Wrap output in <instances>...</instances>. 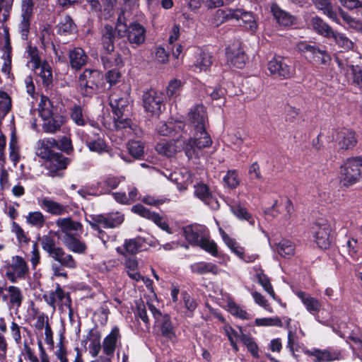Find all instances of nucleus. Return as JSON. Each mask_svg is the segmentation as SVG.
Masks as SVG:
<instances>
[{
	"mask_svg": "<svg viewBox=\"0 0 362 362\" xmlns=\"http://www.w3.org/2000/svg\"><path fill=\"white\" fill-rule=\"evenodd\" d=\"M189 122L194 131L193 137L187 140H184V137H177L171 141L162 140L156 144V151L160 155L172 157L183 150L186 156L191 159L198 155V150L211 146L212 140L206 132L208 119L203 105H197L190 110Z\"/></svg>",
	"mask_w": 362,
	"mask_h": 362,
	"instance_id": "1",
	"label": "nucleus"
},
{
	"mask_svg": "<svg viewBox=\"0 0 362 362\" xmlns=\"http://www.w3.org/2000/svg\"><path fill=\"white\" fill-rule=\"evenodd\" d=\"M40 241L42 250L48 257L59 263H53L51 266L53 275L67 278L68 274L64 267L74 269L77 267V262L73 256L58 246L56 240L51 236L43 235Z\"/></svg>",
	"mask_w": 362,
	"mask_h": 362,
	"instance_id": "2",
	"label": "nucleus"
},
{
	"mask_svg": "<svg viewBox=\"0 0 362 362\" xmlns=\"http://www.w3.org/2000/svg\"><path fill=\"white\" fill-rule=\"evenodd\" d=\"M183 234L189 244L200 247L214 257L219 256L217 245L210 239L209 229L205 226L200 224L187 226L183 229Z\"/></svg>",
	"mask_w": 362,
	"mask_h": 362,
	"instance_id": "3",
	"label": "nucleus"
},
{
	"mask_svg": "<svg viewBox=\"0 0 362 362\" xmlns=\"http://www.w3.org/2000/svg\"><path fill=\"white\" fill-rule=\"evenodd\" d=\"M129 104L128 97L126 94L119 95L113 93L110 96V105L116 117L114 118L116 129H128L127 133L133 134L136 137H141L142 130L131 120L122 118Z\"/></svg>",
	"mask_w": 362,
	"mask_h": 362,
	"instance_id": "4",
	"label": "nucleus"
},
{
	"mask_svg": "<svg viewBox=\"0 0 362 362\" xmlns=\"http://www.w3.org/2000/svg\"><path fill=\"white\" fill-rule=\"evenodd\" d=\"M77 135L85 142L87 148L90 152L102 155L108 153L110 146L105 139L103 134L101 132L98 124L91 129L86 130L78 129Z\"/></svg>",
	"mask_w": 362,
	"mask_h": 362,
	"instance_id": "5",
	"label": "nucleus"
},
{
	"mask_svg": "<svg viewBox=\"0 0 362 362\" xmlns=\"http://www.w3.org/2000/svg\"><path fill=\"white\" fill-rule=\"evenodd\" d=\"M216 16L218 20L221 21V23H223L230 20H241L242 26L245 27V29L252 33L257 30L258 27L257 23L253 13L252 12L246 11L243 9H219L216 11Z\"/></svg>",
	"mask_w": 362,
	"mask_h": 362,
	"instance_id": "6",
	"label": "nucleus"
},
{
	"mask_svg": "<svg viewBox=\"0 0 362 362\" xmlns=\"http://www.w3.org/2000/svg\"><path fill=\"white\" fill-rule=\"evenodd\" d=\"M362 179V157L347 158L340 168V181L345 187L355 185Z\"/></svg>",
	"mask_w": 362,
	"mask_h": 362,
	"instance_id": "7",
	"label": "nucleus"
},
{
	"mask_svg": "<svg viewBox=\"0 0 362 362\" xmlns=\"http://www.w3.org/2000/svg\"><path fill=\"white\" fill-rule=\"evenodd\" d=\"M30 276L29 266L21 256H13L5 265V278L12 284L26 280Z\"/></svg>",
	"mask_w": 362,
	"mask_h": 362,
	"instance_id": "8",
	"label": "nucleus"
},
{
	"mask_svg": "<svg viewBox=\"0 0 362 362\" xmlns=\"http://www.w3.org/2000/svg\"><path fill=\"white\" fill-rule=\"evenodd\" d=\"M86 221L91 228L97 230L100 235H103L104 231L101 228H114L118 227L124 221L123 214L115 212L103 214H93L86 218Z\"/></svg>",
	"mask_w": 362,
	"mask_h": 362,
	"instance_id": "9",
	"label": "nucleus"
},
{
	"mask_svg": "<svg viewBox=\"0 0 362 362\" xmlns=\"http://www.w3.org/2000/svg\"><path fill=\"white\" fill-rule=\"evenodd\" d=\"M102 75L95 69H85L78 77V87L81 94L90 96L101 89Z\"/></svg>",
	"mask_w": 362,
	"mask_h": 362,
	"instance_id": "10",
	"label": "nucleus"
},
{
	"mask_svg": "<svg viewBox=\"0 0 362 362\" xmlns=\"http://www.w3.org/2000/svg\"><path fill=\"white\" fill-rule=\"evenodd\" d=\"M311 233L314 241L321 249L329 247L331 240L330 233L332 231L331 221L325 217H319L313 223L311 227Z\"/></svg>",
	"mask_w": 362,
	"mask_h": 362,
	"instance_id": "11",
	"label": "nucleus"
},
{
	"mask_svg": "<svg viewBox=\"0 0 362 362\" xmlns=\"http://www.w3.org/2000/svg\"><path fill=\"white\" fill-rule=\"evenodd\" d=\"M268 70L271 75L280 79L291 78L295 74V69L288 65L281 57H274L268 62Z\"/></svg>",
	"mask_w": 362,
	"mask_h": 362,
	"instance_id": "12",
	"label": "nucleus"
},
{
	"mask_svg": "<svg viewBox=\"0 0 362 362\" xmlns=\"http://www.w3.org/2000/svg\"><path fill=\"white\" fill-rule=\"evenodd\" d=\"M142 100L146 112L151 113V115H158L161 112L163 103V96L161 93L150 89L143 94Z\"/></svg>",
	"mask_w": 362,
	"mask_h": 362,
	"instance_id": "13",
	"label": "nucleus"
},
{
	"mask_svg": "<svg viewBox=\"0 0 362 362\" xmlns=\"http://www.w3.org/2000/svg\"><path fill=\"white\" fill-rule=\"evenodd\" d=\"M185 123L180 120L161 121L156 126V132L160 136L185 137L187 132L185 130Z\"/></svg>",
	"mask_w": 362,
	"mask_h": 362,
	"instance_id": "14",
	"label": "nucleus"
},
{
	"mask_svg": "<svg viewBox=\"0 0 362 362\" xmlns=\"http://www.w3.org/2000/svg\"><path fill=\"white\" fill-rule=\"evenodd\" d=\"M148 308L155 319L156 324L160 327L162 334L167 338L172 339L175 336V333L170 316L168 315H162V313L151 303H148Z\"/></svg>",
	"mask_w": 362,
	"mask_h": 362,
	"instance_id": "15",
	"label": "nucleus"
},
{
	"mask_svg": "<svg viewBox=\"0 0 362 362\" xmlns=\"http://www.w3.org/2000/svg\"><path fill=\"white\" fill-rule=\"evenodd\" d=\"M194 195L197 199L209 206L213 210H218L220 207L217 198L213 194L209 186L202 182H197L194 185Z\"/></svg>",
	"mask_w": 362,
	"mask_h": 362,
	"instance_id": "16",
	"label": "nucleus"
},
{
	"mask_svg": "<svg viewBox=\"0 0 362 362\" xmlns=\"http://www.w3.org/2000/svg\"><path fill=\"white\" fill-rule=\"evenodd\" d=\"M45 301L54 311L57 305L71 307V300L69 293H65L59 284H57L54 291H50L43 295Z\"/></svg>",
	"mask_w": 362,
	"mask_h": 362,
	"instance_id": "17",
	"label": "nucleus"
},
{
	"mask_svg": "<svg viewBox=\"0 0 362 362\" xmlns=\"http://www.w3.org/2000/svg\"><path fill=\"white\" fill-rule=\"evenodd\" d=\"M37 204L45 212L52 216H63L69 213V206L57 202L49 197L37 199Z\"/></svg>",
	"mask_w": 362,
	"mask_h": 362,
	"instance_id": "18",
	"label": "nucleus"
},
{
	"mask_svg": "<svg viewBox=\"0 0 362 362\" xmlns=\"http://www.w3.org/2000/svg\"><path fill=\"white\" fill-rule=\"evenodd\" d=\"M227 62L234 67L242 69L246 61L245 54L238 42H234L226 49Z\"/></svg>",
	"mask_w": 362,
	"mask_h": 362,
	"instance_id": "19",
	"label": "nucleus"
},
{
	"mask_svg": "<svg viewBox=\"0 0 362 362\" xmlns=\"http://www.w3.org/2000/svg\"><path fill=\"white\" fill-rule=\"evenodd\" d=\"M335 141L342 150L353 148L357 144L356 132L350 129H341L337 132Z\"/></svg>",
	"mask_w": 362,
	"mask_h": 362,
	"instance_id": "20",
	"label": "nucleus"
},
{
	"mask_svg": "<svg viewBox=\"0 0 362 362\" xmlns=\"http://www.w3.org/2000/svg\"><path fill=\"white\" fill-rule=\"evenodd\" d=\"M122 336L118 327H114L103 339L102 349L103 353L108 357L113 356L118 344H120Z\"/></svg>",
	"mask_w": 362,
	"mask_h": 362,
	"instance_id": "21",
	"label": "nucleus"
},
{
	"mask_svg": "<svg viewBox=\"0 0 362 362\" xmlns=\"http://www.w3.org/2000/svg\"><path fill=\"white\" fill-rule=\"evenodd\" d=\"M70 163V159L64 157L60 153H55L50 158L46 159L45 168L48 170V174L50 176H55L57 175L59 170H64Z\"/></svg>",
	"mask_w": 362,
	"mask_h": 362,
	"instance_id": "22",
	"label": "nucleus"
},
{
	"mask_svg": "<svg viewBox=\"0 0 362 362\" xmlns=\"http://www.w3.org/2000/svg\"><path fill=\"white\" fill-rule=\"evenodd\" d=\"M295 294L301 300L307 311L314 315L315 319L319 321L317 314L322 307L320 301L309 293L302 291H297L295 292Z\"/></svg>",
	"mask_w": 362,
	"mask_h": 362,
	"instance_id": "23",
	"label": "nucleus"
},
{
	"mask_svg": "<svg viewBox=\"0 0 362 362\" xmlns=\"http://www.w3.org/2000/svg\"><path fill=\"white\" fill-rule=\"evenodd\" d=\"M146 30L137 22H133L128 26L127 40L130 44L141 45L145 42Z\"/></svg>",
	"mask_w": 362,
	"mask_h": 362,
	"instance_id": "24",
	"label": "nucleus"
},
{
	"mask_svg": "<svg viewBox=\"0 0 362 362\" xmlns=\"http://www.w3.org/2000/svg\"><path fill=\"white\" fill-rule=\"evenodd\" d=\"M57 147H59V143L56 139L45 138L39 141L36 154L46 160L56 153L53 152V149H57Z\"/></svg>",
	"mask_w": 362,
	"mask_h": 362,
	"instance_id": "25",
	"label": "nucleus"
},
{
	"mask_svg": "<svg viewBox=\"0 0 362 362\" xmlns=\"http://www.w3.org/2000/svg\"><path fill=\"white\" fill-rule=\"evenodd\" d=\"M70 117L78 126H86L88 124L90 128L97 126L98 123L90 119L83 111L82 107L74 105L70 109Z\"/></svg>",
	"mask_w": 362,
	"mask_h": 362,
	"instance_id": "26",
	"label": "nucleus"
},
{
	"mask_svg": "<svg viewBox=\"0 0 362 362\" xmlns=\"http://www.w3.org/2000/svg\"><path fill=\"white\" fill-rule=\"evenodd\" d=\"M69 63L71 69L78 71L85 66L88 57L81 47H74L69 54Z\"/></svg>",
	"mask_w": 362,
	"mask_h": 362,
	"instance_id": "27",
	"label": "nucleus"
},
{
	"mask_svg": "<svg viewBox=\"0 0 362 362\" xmlns=\"http://www.w3.org/2000/svg\"><path fill=\"white\" fill-rule=\"evenodd\" d=\"M190 268L193 273L199 275L206 274L217 275L222 271L216 264L206 262H195L191 264Z\"/></svg>",
	"mask_w": 362,
	"mask_h": 362,
	"instance_id": "28",
	"label": "nucleus"
},
{
	"mask_svg": "<svg viewBox=\"0 0 362 362\" xmlns=\"http://www.w3.org/2000/svg\"><path fill=\"white\" fill-rule=\"evenodd\" d=\"M253 271L255 272V276L258 280L259 284L262 286L264 290L275 300L279 299L276 296L273 286L270 283L268 276L264 274L263 269L260 266L256 265L253 267Z\"/></svg>",
	"mask_w": 362,
	"mask_h": 362,
	"instance_id": "29",
	"label": "nucleus"
},
{
	"mask_svg": "<svg viewBox=\"0 0 362 362\" xmlns=\"http://www.w3.org/2000/svg\"><path fill=\"white\" fill-rule=\"evenodd\" d=\"M56 226L60 229L61 232L66 235H71L73 231H78L82 229V225L80 222L74 221L71 218H59L56 221Z\"/></svg>",
	"mask_w": 362,
	"mask_h": 362,
	"instance_id": "30",
	"label": "nucleus"
},
{
	"mask_svg": "<svg viewBox=\"0 0 362 362\" xmlns=\"http://www.w3.org/2000/svg\"><path fill=\"white\" fill-rule=\"evenodd\" d=\"M6 291H8L9 309L18 310L24 300L22 290L16 286H8Z\"/></svg>",
	"mask_w": 362,
	"mask_h": 362,
	"instance_id": "31",
	"label": "nucleus"
},
{
	"mask_svg": "<svg viewBox=\"0 0 362 362\" xmlns=\"http://www.w3.org/2000/svg\"><path fill=\"white\" fill-rule=\"evenodd\" d=\"M310 25L317 34L327 39H330V35H333L332 28L318 16L312 17Z\"/></svg>",
	"mask_w": 362,
	"mask_h": 362,
	"instance_id": "32",
	"label": "nucleus"
},
{
	"mask_svg": "<svg viewBox=\"0 0 362 362\" xmlns=\"http://www.w3.org/2000/svg\"><path fill=\"white\" fill-rule=\"evenodd\" d=\"M124 180V177L122 176L107 175L98 185L101 193L107 194L116 189Z\"/></svg>",
	"mask_w": 362,
	"mask_h": 362,
	"instance_id": "33",
	"label": "nucleus"
},
{
	"mask_svg": "<svg viewBox=\"0 0 362 362\" xmlns=\"http://www.w3.org/2000/svg\"><path fill=\"white\" fill-rule=\"evenodd\" d=\"M272 13L276 22L281 26H290L293 23L294 18L288 12L283 11L276 4L271 6Z\"/></svg>",
	"mask_w": 362,
	"mask_h": 362,
	"instance_id": "34",
	"label": "nucleus"
},
{
	"mask_svg": "<svg viewBox=\"0 0 362 362\" xmlns=\"http://www.w3.org/2000/svg\"><path fill=\"white\" fill-rule=\"evenodd\" d=\"M115 31L112 25H106L102 31V44L107 52H112L115 49Z\"/></svg>",
	"mask_w": 362,
	"mask_h": 362,
	"instance_id": "35",
	"label": "nucleus"
},
{
	"mask_svg": "<svg viewBox=\"0 0 362 362\" xmlns=\"http://www.w3.org/2000/svg\"><path fill=\"white\" fill-rule=\"evenodd\" d=\"M87 339L90 341L89 344V353L93 357L98 356L101 349L102 344L100 342L101 335L97 330H90Z\"/></svg>",
	"mask_w": 362,
	"mask_h": 362,
	"instance_id": "36",
	"label": "nucleus"
},
{
	"mask_svg": "<svg viewBox=\"0 0 362 362\" xmlns=\"http://www.w3.org/2000/svg\"><path fill=\"white\" fill-rule=\"evenodd\" d=\"M33 9L22 8V19L18 25L19 33L23 40H26L30 30V18L33 15Z\"/></svg>",
	"mask_w": 362,
	"mask_h": 362,
	"instance_id": "37",
	"label": "nucleus"
},
{
	"mask_svg": "<svg viewBox=\"0 0 362 362\" xmlns=\"http://www.w3.org/2000/svg\"><path fill=\"white\" fill-rule=\"evenodd\" d=\"M41 81L42 85L48 87L52 83V72L49 64L47 62H43L35 71Z\"/></svg>",
	"mask_w": 362,
	"mask_h": 362,
	"instance_id": "38",
	"label": "nucleus"
},
{
	"mask_svg": "<svg viewBox=\"0 0 362 362\" xmlns=\"http://www.w3.org/2000/svg\"><path fill=\"white\" fill-rule=\"evenodd\" d=\"M314 4L318 10L322 11L325 15L327 16L334 22L341 25L336 11L333 10L332 6L328 0H315Z\"/></svg>",
	"mask_w": 362,
	"mask_h": 362,
	"instance_id": "39",
	"label": "nucleus"
},
{
	"mask_svg": "<svg viewBox=\"0 0 362 362\" xmlns=\"http://www.w3.org/2000/svg\"><path fill=\"white\" fill-rule=\"evenodd\" d=\"M101 62L105 69H117L123 65L122 57L118 53L107 52L101 57Z\"/></svg>",
	"mask_w": 362,
	"mask_h": 362,
	"instance_id": "40",
	"label": "nucleus"
},
{
	"mask_svg": "<svg viewBox=\"0 0 362 362\" xmlns=\"http://www.w3.org/2000/svg\"><path fill=\"white\" fill-rule=\"evenodd\" d=\"M64 244L68 250L76 253L82 254L86 250V244L72 235L65 237Z\"/></svg>",
	"mask_w": 362,
	"mask_h": 362,
	"instance_id": "41",
	"label": "nucleus"
},
{
	"mask_svg": "<svg viewBox=\"0 0 362 362\" xmlns=\"http://www.w3.org/2000/svg\"><path fill=\"white\" fill-rule=\"evenodd\" d=\"M211 55L209 52H200L196 63L193 65L195 72L206 71L212 64Z\"/></svg>",
	"mask_w": 362,
	"mask_h": 362,
	"instance_id": "42",
	"label": "nucleus"
},
{
	"mask_svg": "<svg viewBox=\"0 0 362 362\" xmlns=\"http://www.w3.org/2000/svg\"><path fill=\"white\" fill-rule=\"evenodd\" d=\"M26 53L28 54V62L27 65L30 67L33 71H37V68L40 65L42 64L43 62L41 61V59L39 55V52L37 47H32L29 45L28 47Z\"/></svg>",
	"mask_w": 362,
	"mask_h": 362,
	"instance_id": "43",
	"label": "nucleus"
},
{
	"mask_svg": "<svg viewBox=\"0 0 362 362\" xmlns=\"http://www.w3.org/2000/svg\"><path fill=\"white\" fill-rule=\"evenodd\" d=\"M306 354L315 357L316 362H329L337 358L335 354L328 350L315 349L306 351Z\"/></svg>",
	"mask_w": 362,
	"mask_h": 362,
	"instance_id": "44",
	"label": "nucleus"
},
{
	"mask_svg": "<svg viewBox=\"0 0 362 362\" xmlns=\"http://www.w3.org/2000/svg\"><path fill=\"white\" fill-rule=\"evenodd\" d=\"M26 223L35 228H41L44 226L46 219L44 214L39 211H30L25 216Z\"/></svg>",
	"mask_w": 362,
	"mask_h": 362,
	"instance_id": "45",
	"label": "nucleus"
},
{
	"mask_svg": "<svg viewBox=\"0 0 362 362\" xmlns=\"http://www.w3.org/2000/svg\"><path fill=\"white\" fill-rule=\"evenodd\" d=\"M232 213L240 220H245L250 225L255 224V218L247 211V209L240 204H234L230 206Z\"/></svg>",
	"mask_w": 362,
	"mask_h": 362,
	"instance_id": "46",
	"label": "nucleus"
},
{
	"mask_svg": "<svg viewBox=\"0 0 362 362\" xmlns=\"http://www.w3.org/2000/svg\"><path fill=\"white\" fill-rule=\"evenodd\" d=\"M223 240L230 250L239 258L243 255L244 248L241 247L235 239L231 238L223 229H219Z\"/></svg>",
	"mask_w": 362,
	"mask_h": 362,
	"instance_id": "47",
	"label": "nucleus"
},
{
	"mask_svg": "<svg viewBox=\"0 0 362 362\" xmlns=\"http://www.w3.org/2000/svg\"><path fill=\"white\" fill-rule=\"evenodd\" d=\"M63 124V118L60 115H54L43 122L42 128L45 132L54 133L60 129Z\"/></svg>",
	"mask_w": 362,
	"mask_h": 362,
	"instance_id": "48",
	"label": "nucleus"
},
{
	"mask_svg": "<svg viewBox=\"0 0 362 362\" xmlns=\"http://www.w3.org/2000/svg\"><path fill=\"white\" fill-rule=\"evenodd\" d=\"M330 38L334 40L336 45H337L338 47L344 50H350L354 47L353 42L348 37H346L345 34L334 30L333 35H330Z\"/></svg>",
	"mask_w": 362,
	"mask_h": 362,
	"instance_id": "49",
	"label": "nucleus"
},
{
	"mask_svg": "<svg viewBox=\"0 0 362 362\" xmlns=\"http://www.w3.org/2000/svg\"><path fill=\"white\" fill-rule=\"evenodd\" d=\"M277 252L281 256L290 258L295 253V245L291 240H283L277 245Z\"/></svg>",
	"mask_w": 362,
	"mask_h": 362,
	"instance_id": "50",
	"label": "nucleus"
},
{
	"mask_svg": "<svg viewBox=\"0 0 362 362\" xmlns=\"http://www.w3.org/2000/svg\"><path fill=\"white\" fill-rule=\"evenodd\" d=\"M51 107L52 104L49 98L42 96L39 105V113L44 122L45 119H48V118H51L54 116Z\"/></svg>",
	"mask_w": 362,
	"mask_h": 362,
	"instance_id": "51",
	"label": "nucleus"
},
{
	"mask_svg": "<svg viewBox=\"0 0 362 362\" xmlns=\"http://www.w3.org/2000/svg\"><path fill=\"white\" fill-rule=\"evenodd\" d=\"M127 21V12L122 9L118 16L115 30L119 37L127 36L128 33V26L126 23Z\"/></svg>",
	"mask_w": 362,
	"mask_h": 362,
	"instance_id": "52",
	"label": "nucleus"
},
{
	"mask_svg": "<svg viewBox=\"0 0 362 362\" xmlns=\"http://www.w3.org/2000/svg\"><path fill=\"white\" fill-rule=\"evenodd\" d=\"M11 232L15 234L18 242L21 245H28L30 241L28 235L24 231L21 226L15 221H13L11 223Z\"/></svg>",
	"mask_w": 362,
	"mask_h": 362,
	"instance_id": "53",
	"label": "nucleus"
},
{
	"mask_svg": "<svg viewBox=\"0 0 362 362\" xmlns=\"http://www.w3.org/2000/svg\"><path fill=\"white\" fill-rule=\"evenodd\" d=\"M240 340L254 358H258L259 357L258 346L252 337L241 332Z\"/></svg>",
	"mask_w": 362,
	"mask_h": 362,
	"instance_id": "54",
	"label": "nucleus"
},
{
	"mask_svg": "<svg viewBox=\"0 0 362 362\" xmlns=\"http://www.w3.org/2000/svg\"><path fill=\"white\" fill-rule=\"evenodd\" d=\"M129 153L136 159H140L144 153V144L140 141H129L128 143Z\"/></svg>",
	"mask_w": 362,
	"mask_h": 362,
	"instance_id": "55",
	"label": "nucleus"
},
{
	"mask_svg": "<svg viewBox=\"0 0 362 362\" xmlns=\"http://www.w3.org/2000/svg\"><path fill=\"white\" fill-rule=\"evenodd\" d=\"M228 309L230 313L240 319L248 320L250 319V315L243 308L230 301L228 303Z\"/></svg>",
	"mask_w": 362,
	"mask_h": 362,
	"instance_id": "56",
	"label": "nucleus"
},
{
	"mask_svg": "<svg viewBox=\"0 0 362 362\" xmlns=\"http://www.w3.org/2000/svg\"><path fill=\"white\" fill-rule=\"evenodd\" d=\"M2 58L4 64L1 67V71L7 76H9L11 70V48L10 46L5 47Z\"/></svg>",
	"mask_w": 362,
	"mask_h": 362,
	"instance_id": "57",
	"label": "nucleus"
},
{
	"mask_svg": "<svg viewBox=\"0 0 362 362\" xmlns=\"http://www.w3.org/2000/svg\"><path fill=\"white\" fill-rule=\"evenodd\" d=\"M182 88V82L180 80L174 79L170 81L167 87V95L170 98H175L177 97Z\"/></svg>",
	"mask_w": 362,
	"mask_h": 362,
	"instance_id": "58",
	"label": "nucleus"
},
{
	"mask_svg": "<svg viewBox=\"0 0 362 362\" xmlns=\"http://www.w3.org/2000/svg\"><path fill=\"white\" fill-rule=\"evenodd\" d=\"M223 182L230 189L236 188L240 183L238 173L234 170H228L223 177Z\"/></svg>",
	"mask_w": 362,
	"mask_h": 362,
	"instance_id": "59",
	"label": "nucleus"
},
{
	"mask_svg": "<svg viewBox=\"0 0 362 362\" xmlns=\"http://www.w3.org/2000/svg\"><path fill=\"white\" fill-rule=\"evenodd\" d=\"M58 26L60 33H70L75 29V24L69 16H65Z\"/></svg>",
	"mask_w": 362,
	"mask_h": 362,
	"instance_id": "60",
	"label": "nucleus"
},
{
	"mask_svg": "<svg viewBox=\"0 0 362 362\" xmlns=\"http://www.w3.org/2000/svg\"><path fill=\"white\" fill-rule=\"evenodd\" d=\"M11 108V98L7 93L0 90V111L7 115Z\"/></svg>",
	"mask_w": 362,
	"mask_h": 362,
	"instance_id": "61",
	"label": "nucleus"
},
{
	"mask_svg": "<svg viewBox=\"0 0 362 362\" xmlns=\"http://www.w3.org/2000/svg\"><path fill=\"white\" fill-rule=\"evenodd\" d=\"M318 51L320 53L311 54L313 60L321 64L328 65L332 60L329 54L320 47H318Z\"/></svg>",
	"mask_w": 362,
	"mask_h": 362,
	"instance_id": "62",
	"label": "nucleus"
},
{
	"mask_svg": "<svg viewBox=\"0 0 362 362\" xmlns=\"http://www.w3.org/2000/svg\"><path fill=\"white\" fill-rule=\"evenodd\" d=\"M141 243L136 239L125 240L124 247L126 252L130 255H134L141 250Z\"/></svg>",
	"mask_w": 362,
	"mask_h": 362,
	"instance_id": "63",
	"label": "nucleus"
},
{
	"mask_svg": "<svg viewBox=\"0 0 362 362\" xmlns=\"http://www.w3.org/2000/svg\"><path fill=\"white\" fill-rule=\"evenodd\" d=\"M351 70L353 76V84L362 90V67L351 66Z\"/></svg>",
	"mask_w": 362,
	"mask_h": 362,
	"instance_id": "64",
	"label": "nucleus"
}]
</instances>
